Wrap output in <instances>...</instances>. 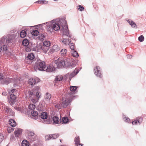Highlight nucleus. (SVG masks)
I'll use <instances>...</instances> for the list:
<instances>
[{"instance_id": "48", "label": "nucleus", "mask_w": 146, "mask_h": 146, "mask_svg": "<svg viewBox=\"0 0 146 146\" xmlns=\"http://www.w3.org/2000/svg\"><path fill=\"white\" fill-rule=\"evenodd\" d=\"M4 40V38H2L0 40V52L1 51V50L2 49V44H3V41H2L3 40V41Z\"/></svg>"}, {"instance_id": "36", "label": "nucleus", "mask_w": 146, "mask_h": 146, "mask_svg": "<svg viewBox=\"0 0 146 146\" xmlns=\"http://www.w3.org/2000/svg\"><path fill=\"white\" fill-rule=\"evenodd\" d=\"M52 49L54 51H57L59 50V48L57 45H54L52 47Z\"/></svg>"}, {"instance_id": "21", "label": "nucleus", "mask_w": 146, "mask_h": 146, "mask_svg": "<svg viewBox=\"0 0 146 146\" xmlns=\"http://www.w3.org/2000/svg\"><path fill=\"white\" fill-rule=\"evenodd\" d=\"M71 40L70 39L68 38H64L63 39L62 42L64 44L67 45H68L69 43L71 42Z\"/></svg>"}, {"instance_id": "2", "label": "nucleus", "mask_w": 146, "mask_h": 146, "mask_svg": "<svg viewBox=\"0 0 146 146\" xmlns=\"http://www.w3.org/2000/svg\"><path fill=\"white\" fill-rule=\"evenodd\" d=\"M54 62L57 68H58L65 67H69L71 68L76 66L75 62L74 60L71 59L70 58H59L55 60Z\"/></svg>"}, {"instance_id": "5", "label": "nucleus", "mask_w": 146, "mask_h": 146, "mask_svg": "<svg viewBox=\"0 0 146 146\" xmlns=\"http://www.w3.org/2000/svg\"><path fill=\"white\" fill-rule=\"evenodd\" d=\"M72 97L70 96H67L66 97H63L61 102V105L64 108H66L68 106L72 101Z\"/></svg>"}, {"instance_id": "43", "label": "nucleus", "mask_w": 146, "mask_h": 146, "mask_svg": "<svg viewBox=\"0 0 146 146\" xmlns=\"http://www.w3.org/2000/svg\"><path fill=\"white\" fill-rule=\"evenodd\" d=\"M123 118L124 120L127 122L128 123L130 121V119L129 118L126 117L125 115H123Z\"/></svg>"}, {"instance_id": "35", "label": "nucleus", "mask_w": 146, "mask_h": 146, "mask_svg": "<svg viewBox=\"0 0 146 146\" xmlns=\"http://www.w3.org/2000/svg\"><path fill=\"white\" fill-rule=\"evenodd\" d=\"M76 88H77L76 86H70V91H71V94H73V93H72L76 91Z\"/></svg>"}, {"instance_id": "26", "label": "nucleus", "mask_w": 146, "mask_h": 146, "mask_svg": "<svg viewBox=\"0 0 146 146\" xmlns=\"http://www.w3.org/2000/svg\"><path fill=\"white\" fill-rule=\"evenodd\" d=\"M40 44H41V45H42V44L46 46H47L49 48V47L50 44L49 41L45 40L43 43H41Z\"/></svg>"}, {"instance_id": "54", "label": "nucleus", "mask_w": 146, "mask_h": 146, "mask_svg": "<svg viewBox=\"0 0 146 146\" xmlns=\"http://www.w3.org/2000/svg\"><path fill=\"white\" fill-rule=\"evenodd\" d=\"M42 4H46L48 3V2L45 0H42Z\"/></svg>"}, {"instance_id": "34", "label": "nucleus", "mask_w": 146, "mask_h": 146, "mask_svg": "<svg viewBox=\"0 0 146 146\" xmlns=\"http://www.w3.org/2000/svg\"><path fill=\"white\" fill-rule=\"evenodd\" d=\"M68 121V119L67 117H63L62 119L61 122L63 123H66Z\"/></svg>"}, {"instance_id": "8", "label": "nucleus", "mask_w": 146, "mask_h": 146, "mask_svg": "<svg viewBox=\"0 0 146 146\" xmlns=\"http://www.w3.org/2000/svg\"><path fill=\"white\" fill-rule=\"evenodd\" d=\"M9 81L8 79L6 78L3 74L0 73V84H8L9 83Z\"/></svg>"}, {"instance_id": "3", "label": "nucleus", "mask_w": 146, "mask_h": 146, "mask_svg": "<svg viewBox=\"0 0 146 146\" xmlns=\"http://www.w3.org/2000/svg\"><path fill=\"white\" fill-rule=\"evenodd\" d=\"M38 88V87H36L35 88V90L33 89L28 92V93L27 92L25 93V95H27V96L29 97L31 100L34 103L37 102L41 96V93L36 90V89Z\"/></svg>"}, {"instance_id": "17", "label": "nucleus", "mask_w": 146, "mask_h": 146, "mask_svg": "<svg viewBox=\"0 0 146 146\" xmlns=\"http://www.w3.org/2000/svg\"><path fill=\"white\" fill-rule=\"evenodd\" d=\"M39 47L45 53L47 52L48 50L49 49L47 46H46L42 44L41 45V44H39Z\"/></svg>"}, {"instance_id": "22", "label": "nucleus", "mask_w": 146, "mask_h": 146, "mask_svg": "<svg viewBox=\"0 0 146 146\" xmlns=\"http://www.w3.org/2000/svg\"><path fill=\"white\" fill-rule=\"evenodd\" d=\"M9 123L13 127H14L16 125V123L13 119H11L9 121Z\"/></svg>"}, {"instance_id": "32", "label": "nucleus", "mask_w": 146, "mask_h": 146, "mask_svg": "<svg viewBox=\"0 0 146 146\" xmlns=\"http://www.w3.org/2000/svg\"><path fill=\"white\" fill-rule=\"evenodd\" d=\"M29 141L26 140H24L22 142V146H29Z\"/></svg>"}, {"instance_id": "7", "label": "nucleus", "mask_w": 146, "mask_h": 146, "mask_svg": "<svg viewBox=\"0 0 146 146\" xmlns=\"http://www.w3.org/2000/svg\"><path fill=\"white\" fill-rule=\"evenodd\" d=\"M56 64L54 62L49 64L46 69H45V71L47 72H52L55 71L57 68Z\"/></svg>"}, {"instance_id": "6", "label": "nucleus", "mask_w": 146, "mask_h": 146, "mask_svg": "<svg viewBox=\"0 0 146 146\" xmlns=\"http://www.w3.org/2000/svg\"><path fill=\"white\" fill-rule=\"evenodd\" d=\"M39 116L42 119V121L44 123L48 124L50 123L49 119L47 118L48 115L46 112H42Z\"/></svg>"}, {"instance_id": "62", "label": "nucleus", "mask_w": 146, "mask_h": 146, "mask_svg": "<svg viewBox=\"0 0 146 146\" xmlns=\"http://www.w3.org/2000/svg\"><path fill=\"white\" fill-rule=\"evenodd\" d=\"M60 142H61V139H60Z\"/></svg>"}, {"instance_id": "20", "label": "nucleus", "mask_w": 146, "mask_h": 146, "mask_svg": "<svg viewBox=\"0 0 146 146\" xmlns=\"http://www.w3.org/2000/svg\"><path fill=\"white\" fill-rule=\"evenodd\" d=\"M11 82L14 83V85L15 86H18L19 84L21 83L20 80H19L18 79H17L14 80H11Z\"/></svg>"}, {"instance_id": "31", "label": "nucleus", "mask_w": 146, "mask_h": 146, "mask_svg": "<svg viewBox=\"0 0 146 146\" xmlns=\"http://www.w3.org/2000/svg\"><path fill=\"white\" fill-rule=\"evenodd\" d=\"M17 90L16 89H13L12 90L9 89L8 90V92L10 94L13 93L15 94H16V95H18L19 94V93L17 92L18 94L17 93L16 91Z\"/></svg>"}, {"instance_id": "52", "label": "nucleus", "mask_w": 146, "mask_h": 146, "mask_svg": "<svg viewBox=\"0 0 146 146\" xmlns=\"http://www.w3.org/2000/svg\"><path fill=\"white\" fill-rule=\"evenodd\" d=\"M78 7H79V9H80V11H82L84 10V8L83 6H82L80 5H79Z\"/></svg>"}, {"instance_id": "49", "label": "nucleus", "mask_w": 146, "mask_h": 146, "mask_svg": "<svg viewBox=\"0 0 146 146\" xmlns=\"http://www.w3.org/2000/svg\"><path fill=\"white\" fill-rule=\"evenodd\" d=\"M14 130V129L11 127H9L7 129V131L9 133L12 132Z\"/></svg>"}, {"instance_id": "50", "label": "nucleus", "mask_w": 146, "mask_h": 146, "mask_svg": "<svg viewBox=\"0 0 146 146\" xmlns=\"http://www.w3.org/2000/svg\"><path fill=\"white\" fill-rule=\"evenodd\" d=\"M3 138L4 136L3 135L0 133V143L3 141Z\"/></svg>"}, {"instance_id": "58", "label": "nucleus", "mask_w": 146, "mask_h": 146, "mask_svg": "<svg viewBox=\"0 0 146 146\" xmlns=\"http://www.w3.org/2000/svg\"><path fill=\"white\" fill-rule=\"evenodd\" d=\"M35 80V83L36 82H38L40 81V80L38 78H36Z\"/></svg>"}, {"instance_id": "38", "label": "nucleus", "mask_w": 146, "mask_h": 146, "mask_svg": "<svg viewBox=\"0 0 146 146\" xmlns=\"http://www.w3.org/2000/svg\"><path fill=\"white\" fill-rule=\"evenodd\" d=\"M14 94H12L10 95V98L11 99L13 100H15L16 98V96L17 95H15Z\"/></svg>"}, {"instance_id": "60", "label": "nucleus", "mask_w": 146, "mask_h": 146, "mask_svg": "<svg viewBox=\"0 0 146 146\" xmlns=\"http://www.w3.org/2000/svg\"><path fill=\"white\" fill-rule=\"evenodd\" d=\"M79 144V145H81L82 146V144H80V143H79V144Z\"/></svg>"}, {"instance_id": "10", "label": "nucleus", "mask_w": 146, "mask_h": 146, "mask_svg": "<svg viewBox=\"0 0 146 146\" xmlns=\"http://www.w3.org/2000/svg\"><path fill=\"white\" fill-rule=\"evenodd\" d=\"M126 21L129 23L131 27L133 28L136 29L137 28V25L136 23L131 19H126Z\"/></svg>"}, {"instance_id": "18", "label": "nucleus", "mask_w": 146, "mask_h": 146, "mask_svg": "<svg viewBox=\"0 0 146 146\" xmlns=\"http://www.w3.org/2000/svg\"><path fill=\"white\" fill-rule=\"evenodd\" d=\"M22 132V129H18L16 130H15L14 133L16 137H18L21 133Z\"/></svg>"}, {"instance_id": "42", "label": "nucleus", "mask_w": 146, "mask_h": 146, "mask_svg": "<svg viewBox=\"0 0 146 146\" xmlns=\"http://www.w3.org/2000/svg\"><path fill=\"white\" fill-rule=\"evenodd\" d=\"M52 136L51 135H46L45 137V140H48L51 139H52Z\"/></svg>"}, {"instance_id": "57", "label": "nucleus", "mask_w": 146, "mask_h": 146, "mask_svg": "<svg viewBox=\"0 0 146 146\" xmlns=\"http://www.w3.org/2000/svg\"><path fill=\"white\" fill-rule=\"evenodd\" d=\"M132 56L131 55H128L127 56V58H128L130 59L132 58Z\"/></svg>"}, {"instance_id": "41", "label": "nucleus", "mask_w": 146, "mask_h": 146, "mask_svg": "<svg viewBox=\"0 0 146 146\" xmlns=\"http://www.w3.org/2000/svg\"><path fill=\"white\" fill-rule=\"evenodd\" d=\"M75 141L76 144L77 146L80 143L79 137H75Z\"/></svg>"}, {"instance_id": "33", "label": "nucleus", "mask_w": 146, "mask_h": 146, "mask_svg": "<svg viewBox=\"0 0 146 146\" xmlns=\"http://www.w3.org/2000/svg\"><path fill=\"white\" fill-rule=\"evenodd\" d=\"M60 53L62 56H65L67 53V50L65 49H62L60 51Z\"/></svg>"}, {"instance_id": "15", "label": "nucleus", "mask_w": 146, "mask_h": 146, "mask_svg": "<svg viewBox=\"0 0 146 146\" xmlns=\"http://www.w3.org/2000/svg\"><path fill=\"white\" fill-rule=\"evenodd\" d=\"M31 112L32 116L31 118L35 120L37 119L38 118V116L39 115V113H37V111L33 110Z\"/></svg>"}, {"instance_id": "40", "label": "nucleus", "mask_w": 146, "mask_h": 146, "mask_svg": "<svg viewBox=\"0 0 146 146\" xmlns=\"http://www.w3.org/2000/svg\"><path fill=\"white\" fill-rule=\"evenodd\" d=\"M4 38V40H3V44H2V46H3V48L2 47V49H3V51H6L7 50V46L6 45H5L4 44V42H5V40L4 38ZM2 41H3L2 40Z\"/></svg>"}, {"instance_id": "29", "label": "nucleus", "mask_w": 146, "mask_h": 146, "mask_svg": "<svg viewBox=\"0 0 146 146\" xmlns=\"http://www.w3.org/2000/svg\"><path fill=\"white\" fill-rule=\"evenodd\" d=\"M26 31L23 30H22L20 32V36L22 38H24L26 35Z\"/></svg>"}, {"instance_id": "55", "label": "nucleus", "mask_w": 146, "mask_h": 146, "mask_svg": "<svg viewBox=\"0 0 146 146\" xmlns=\"http://www.w3.org/2000/svg\"><path fill=\"white\" fill-rule=\"evenodd\" d=\"M42 0L38 1H36L35 2V3H38V4H42Z\"/></svg>"}, {"instance_id": "46", "label": "nucleus", "mask_w": 146, "mask_h": 146, "mask_svg": "<svg viewBox=\"0 0 146 146\" xmlns=\"http://www.w3.org/2000/svg\"><path fill=\"white\" fill-rule=\"evenodd\" d=\"M51 135L52 136V139H56L59 136L58 134H54Z\"/></svg>"}, {"instance_id": "59", "label": "nucleus", "mask_w": 146, "mask_h": 146, "mask_svg": "<svg viewBox=\"0 0 146 146\" xmlns=\"http://www.w3.org/2000/svg\"><path fill=\"white\" fill-rule=\"evenodd\" d=\"M40 106V105H39L38 106V110H40L41 111L42 110H43V109L42 108H40V109H39V107Z\"/></svg>"}, {"instance_id": "11", "label": "nucleus", "mask_w": 146, "mask_h": 146, "mask_svg": "<svg viewBox=\"0 0 146 146\" xmlns=\"http://www.w3.org/2000/svg\"><path fill=\"white\" fill-rule=\"evenodd\" d=\"M16 37V35L15 34H13L10 35L8 38L7 39L6 42L7 43H9L13 41V40L15 39Z\"/></svg>"}, {"instance_id": "37", "label": "nucleus", "mask_w": 146, "mask_h": 146, "mask_svg": "<svg viewBox=\"0 0 146 146\" xmlns=\"http://www.w3.org/2000/svg\"><path fill=\"white\" fill-rule=\"evenodd\" d=\"M39 32L37 30H33L31 33L34 36H37L39 34Z\"/></svg>"}, {"instance_id": "53", "label": "nucleus", "mask_w": 146, "mask_h": 146, "mask_svg": "<svg viewBox=\"0 0 146 146\" xmlns=\"http://www.w3.org/2000/svg\"><path fill=\"white\" fill-rule=\"evenodd\" d=\"M15 109L18 111H21L22 110V108L21 107H15Z\"/></svg>"}, {"instance_id": "23", "label": "nucleus", "mask_w": 146, "mask_h": 146, "mask_svg": "<svg viewBox=\"0 0 146 146\" xmlns=\"http://www.w3.org/2000/svg\"><path fill=\"white\" fill-rule=\"evenodd\" d=\"M35 80L33 78H31L29 79L28 84L31 85H33L35 84Z\"/></svg>"}, {"instance_id": "14", "label": "nucleus", "mask_w": 146, "mask_h": 146, "mask_svg": "<svg viewBox=\"0 0 146 146\" xmlns=\"http://www.w3.org/2000/svg\"><path fill=\"white\" fill-rule=\"evenodd\" d=\"M3 109L4 110H5L6 113H9L10 115H14V113L12 110L7 107L4 106V108H3Z\"/></svg>"}, {"instance_id": "13", "label": "nucleus", "mask_w": 146, "mask_h": 146, "mask_svg": "<svg viewBox=\"0 0 146 146\" xmlns=\"http://www.w3.org/2000/svg\"><path fill=\"white\" fill-rule=\"evenodd\" d=\"M27 133L28 134V137L32 141H34V139H32L34 138L35 133L34 131H27Z\"/></svg>"}, {"instance_id": "19", "label": "nucleus", "mask_w": 146, "mask_h": 146, "mask_svg": "<svg viewBox=\"0 0 146 146\" xmlns=\"http://www.w3.org/2000/svg\"><path fill=\"white\" fill-rule=\"evenodd\" d=\"M52 120L53 122L55 124H59L60 119L57 116H54L52 118Z\"/></svg>"}, {"instance_id": "24", "label": "nucleus", "mask_w": 146, "mask_h": 146, "mask_svg": "<svg viewBox=\"0 0 146 146\" xmlns=\"http://www.w3.org/2000/svg\"><path fill=\"white\" fill-rule=\"evenodd\" d=\"M143 119L142 118H139L138 120L134 121L132 122L133 125L140 124L142 122Z\"/></svg>"}, {"instance_id": "4", "label": "nucleus", "mask_w": 146, "mask_h": 146, "mask_svg": "<svg viewBox=\"0 0 146 146\" xmlns=\"http://www.w3.org/2000/svg\"><path fill=\"white\" fill-rule=\"evenodd\" d=\"M45 63L40 60H38L35 63L34 68L35 70L38 69L39 70L45 71Z\"/></svg>"}, {"instance_id": "16", "label": "nucleus", "mask_w": 146, "mask_h": 146, "mask_svg": "<svg viewBox=\"0 0 146 146\" xmlns=\"http://www.w3.org/2000/svg\"><path fill=\"white\" fill-rule=\"evenodd\" d=\"M79 72V70L78 69H75V70L72 73L70 74H68V76H69L70 78H72L77 74Z\"/></svg>"}, {"instance_id": "44", "label": "nucleus", "mask_w": 146, "mask_h": 146, "mask_svg": "<svg viewBox=\"0 0 146 146\" xmlns=\"http://www.w3.org/2000/svg\"><path fill=\"white\" fill-rule=\"evenodd\" d=\"M144 39V38L143 35H141L138 38V40L140 42H143Z\"/></svg>"}, {"instance_id": "47", "label": "nucleus", "mask_w": 146, "mask_h": 146, "mask_svg": "<svg viewBox=\"0 0 146 146\" xmlns=\"http://www.w3.org/2000/svg\"><path fill=\"white\" fill-rule=\"evenodd\" d=\"M45 36L43 34L40 35L38 36L39 39L41 40H42L44 39Z\"/></svg>"}, {"instance_id": "1", "label": "nucleus", "mask_w": 146, "mask_h": 146, "mask_svg": "<svg viewBox=\"0 0 146 146\" xmlns=\"http://www.w3.org/2000/svg\"><path fill=\"white\" fill-rule=\"evenodd\" d=\"M44 24L48 25L47 30L48 32L52 33L54 31H57L60 29L63 35L68 37H71L66 24V20L65 19L54 20L50 22L44 23Z\"/></svg>"}, {"instance_id": "30", "label": "nucleus", "mask_w": 146, "mask_h": 146, "mask_svg": "<svg viewBox=\"0 0 146 146\" xmlns=\"http://www.w3.org/2000/svg\"><path fill=\"white\" fill-rule=\"evenodd\" d=\"M71 54L74 57H78L79 56V55L77 52L74 50L71 51Z\"/></svg>"}, {"instance_id": "27", "label": "nucleus", "mask_w": 146, "mask_h": 146, "mask_svg": "<svg viewBox=\"0 0 146 146\" xmlns=\"http://www.w3.org/2000/svg\"><path fill=\"white\" fill-rule=\"evenodd\" d=\"M35 56L34 55L31 53L28 54V56L27 57V58L30 60H32L34 58Z\"/></svg>"}, {"instance_id": "28", "label": "nucleus", "mask_w": 146, "mask_h": 146, "mask_svg": "<svg viewBox=\"0 0 146 146\" xmlns=\"http://www.w3.org/2000/svg\"><path fill=\"white\" fill-rule=\"evenodd\" d=\"M35 106L33 104H30L29 106V111H33L35 108Z\"/></svg>"}, {"instance_id": "39", "label": "nucleus", "mask_w": 146, "mask_h": 146, "mask_svg": "<svg viewBox=\"0 0 146 146\" xmlns=\"http://www.w3.org/2000/svg\"><path fill=\"white\" fill-rule=\"evenodd\" d=\"M70 47L72 51L74 50L75 48V46L73 43H71L70 44Z\"/></svg>"}, {"instance_id": "9", "label": "nucleus", "mask_w": 146, "mask_h": 146, "mask_svg": "<svg viewBox=\"0 0 146 146\" xmlns=\"http://www.w3.org/2000/svg\"><path fill=\"white\" fill-rule=\"evenodd\" d=\"M94 72L95 74L97 77H102L100 67L97 66L95 67L94 69Z\"/></svg>"}, {"instance_id": "45", "label": "nucleus", "mask_w": 146, "mask_h": 146, "mask_svg": "<svg viewBox=\"0 0 146 146\" xmlns=\"http://www.w3.org/2000/svg\"><path fill=\"white\" fill-rule=\"evenodd\" d=\"M63 78L61 76H58L56 78V80L57 81H60L62 80Z\"/></svg>"}, {"instance_id": "12", "label": "nucleus", "mask_w": 146, "mask_h": 146, "mask_svg": "<svg viewBox=\"0 0 146 146\" xmlns=\"http://www.w3.org/2000/svg\"><path fill=\"white\" fill-rule=\"evenodd\" d=\"M44 98L46 102L50 103L51 98V95L50 93L46 92L44 95Z\"/></svg>"}, {"instance_id": "63", "label": "nucleus", "mask_w": 146, "mask_h": 146, "mask_svg": "<svg viewBox=\"0 0 146 146\" xmlns=\"http://www.w3.org/2000/svg\"><path fill=\"white\" fill-rule=\"evenodd\" d=\"M8 146V145H7V146Z\"/></svg>"}, {"instance_id": "25", "label": "nucleus", "mask_w": 146, "mask_h": 146, "mask_svg": "<svg viewBox=\"0 0 146 146\" xmlns=\"http://www.w3.org/2000/svg\"><path fill=\"white\" fill-rule=\"evenodd\" d=\"M23 45L24 46H27L29 44V42L28 40L27 39H24L22 42Z\"/></svg>"}, {"instance_id": "56", "label": "nucleus", "mask_w": 146, "mask_h": 146, "mask_svg": "<svg viewBox=\"0 0 146 146\" xmlns=\"http://www.w3.org/2000/svg\"><path fill=\"white\" fill-rule=\"evenodd\" d=\"M2 94L3 95L6 96L7 95V92H3Z\"/></svg>"}, {"instance_id": "51", "label": "nucleus", "mask_w": 146, "mask_h": 146, "mask_svg": "<svg viewBox=\"0 0 146 146\" xmlns=\"http://www.w3.org/2000/svg\"><path fill=\"white\" fill-rule=\"evenodd\" d=\"M55 106L56 108H58V109H60L62 106L61 105V104L60 105L59 104H58L55 105Z\"/></svg>"}, {"instance_id": "61", "label": "nucleus", "mask_w": 146, "mask_h": 146, "mask_svg": "<svg viewBox=\"0 0 146 146\" xmlns=\"http://www.w3.org/2000/svg\"><path fill=\"white\" fill-rule=\"evenodd\" d=\"M54 1H57V0H53Z\"/></svg>"}]
</instances>
